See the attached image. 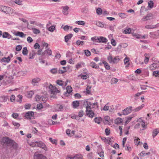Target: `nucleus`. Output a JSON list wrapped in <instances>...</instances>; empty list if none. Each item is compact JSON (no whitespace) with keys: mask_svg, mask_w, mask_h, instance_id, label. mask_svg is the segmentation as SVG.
<instances>
[{"mask_svg":"<svg viewBox=\"0 0 159 159\" xmlns=\"http://www.w3.org/2000/svg\"><path fill=\"white\" fill-rule=\"evenodd\" d=\"M32 147L36 146L41 148L45 151L48 150V148L44 143L41 141H35L32 143Z\"/></svg>","mask_w":159,"mask_h":159,"instance_id":"1","label":"nucleus"},{"mask_svg":"<svg viewBox=\"0 0 159 159\" xmlns=\"http://www.w3.org/2000/svg\"><path fill=\"white\" fill-rule=\"evenodd\" d=\"M107 59L110 63L116 64L119 62L120 60V58L119 56L113 57L112 55H110L107 57Z\"/></svg>","mask_w":159,"mask_h":159,"instance_id":"2","label":"nucleus"},{"mask_svg":"<svg viewBox=\"0 0 159 159\" xmlns=\"http://www.w3.org/2000/svg\"><path fill=\"white\" fill-rule=\"evenodd\" d=\"M0 11L4 12L6 14H10L11 13V8L5 6H0Z\"/></svg>","mask_w":159,"mask_h":159,"instance_id":"3","label":"nucleus"},{"mask_svg":"<svg viewBox=\"0 0 159 159\" xmlns=\"http://www.w3.org/2000/svg\"><path fill=\"white\" fill-rule=\"evenodd\" d=\"M49 89L51 94L57 93L60 92L57 89L55 86H53L51 84H50L49 86Z\"/></svg>","mask_w":159,"mask_h":159,"instance_id":"4","label":"nucleus"},{"mask_svg":"<svg viewBox=\"0 0 159 159\" xmlns=\"http://www.w3.org/2000/svg\"><path fill=\"white\" fill-rule=\"evenodd\" d=\"M2 141L3 142L6 143L7 146H10L13 140L8 137H4L3 138Z\"/></svg>","mask_w":159,"mask_h":159,"instance_id":"5","label":"nucleus"},{"mask_svg":"<svg viewBox=\"0 0 159 159\" xmlns=\"http://www.w3.org/2000/svg\"><path fill=\"white\" fill-rule=\"evenodd\" d=\"M83 105L84 107H86V111L89 110H91V106L92 105L91 103L89 101H84L83 102Z\"/></svg>","mask_w":159,"mask_h":159,"instance_id":"6","label":"nucleus"},{"mask_svg":"<svg viewBox=\"0 0 159 159\" xmlns=\"http://www.w3.org/2000/svg\"><path fill=\"white\" fill-rule=\"evenodd\" d=\"M132 107H127L122 112V114L124 115H127L131 112Z\"/></svg>","mask_w":159,"mask_h":159,"instance_id":"7","label":"nucleus"},{"mask_svg":"<svg viewBox=\"0 0 159 159\" xmlns=\"http://www.w3.org/2000/svg\"><path fill=\"white\" fill-rule=\"evenodd\" d=\"M72 92V87L70 86H68L66 87V91L64 92V94L66 96H68L70 95V93Z\"/></svg>","mask_w":159,"mask_h":159,"instance_id":"8","label":"nucleus"},{"mask_svg":"<svg viewBox=\"0 0 159 159\" xmlns=\"http://www.w3.org/2000/svg\"><path fill=\"white\" fill-rule=\"evenodd\" d=\"M61 8L63 9L62 11L63 14L65 15H67L68 14V9L69 8L68 6H62Z\"/></svg>","mask_w":159,"mask_h":159,"instance_id":"9","label":"nucleus"},{"mask_svg":"<svg viewBox=\"0 0 159 159\" xmlns=\"http://www.w3.org/2000/svg\"><path fill=\"white\" fill-rule=\"evenodd\" d=\"M152 14L151 13H149L147 14L146 16H144L141 20L142 21H145L151 19L152 18Z\"/></svg>","mask_w":159,"mask_h":159,"instance_id":"10","label":"nucleus"},{"mask_svg":"<svg viewBox=\"0 0 159 159\" xmlns=\"http://www.w3.org/2000/svg\"><path fill=\"white\" fill-rule=\"evenodd\" d=\"M87 115L89 117L93 118L94 116V113L91 110L86 111Z\"/></svg>","mask_w":159,"mask_h":159,"instance_id":"11","label":"nucleus"},{"mask_svg":"<svg viewBox=\"0 0 159 159\" xmlns=\"http://www.w3.org/2000/svg\"><path fill=\"white\" fill-rule=\"evenodd\" d=\"M34 115V112L32 111H28L26 112L25 115V117L27 119H31L30 116H33Z\"/></svg>","mask_w":159,"mask_h":159,"instance_id":"12","label":"nucleus"},{"mask_svg":"<svg viewBox=\"0 0 159 159\" xmlns=\"http://www.w3.org/2000/svg\"><path fill=\"white\" fill-rule=\"evenodd\" d=\"M150 34L154 38H157L159 37V30H158L157 32L154 33L150 32Z\"/></svg>","mask_w":159,"mask_h":159,"instance_id":"13","label":"nucleus"},{"mask_svg":"<svg viewBox=\"0 0 159 159\" xmlns=\"http://www.w3.org/2000/svg\"><path fill=\"white\" fill-rule=\"evenodd\" d=\"M107 39L105 37L102 36L99 37V39H98V43H106L107 42Z\"/></svg>","mask_w":159,"mask_h":159,"instance_id":"14","label":"nucleus"},{"mask_svg":"<svg viewBox=\"0 0 159 159\" xmlns=\"http://www.w3.org/2000/svg\"><path fill=\"white\" fill-rule=\"evenodd\" d=\"M34 159H47V158L42 154H38L34 155Z\"/></svg>","mask_w":159,"mask_h":159,"instance_id":"15","label":"nucleus"},{"mask_svg":"<svg viewBox=\"0 0 159 159\" xmlns=\"http://www.w3.org/2000/svg\"><path fill=\"white\" fill-rule=\"evenodd\" d=\"M10 58L9 56L7 57H4L2 59H0V62L1 63L2 62H7L8 63L10 60Z\"/></svg>","mask_w":159,"mask_h":159,"instance_id":"16","label":"nucleus"},{"mask_svg":"<svg viewBox=\"0 0 159 159\" xmlns=\"http://www.w3.org/2000/svg\"><path fill=\"white\" fill-rule=\"evenodd\" d=\"M2 37L3 38H7L8 39L12 38V36L7 32H3L2 35Z\"/></svg>","mask_w":159,"mask_h":159,"instance_id":"17","label":"nucleus"},{"mask_svg":"<svg viewBox=\"0 0 159 159\" xmlns=\"http://www.w3.org/2000/svg\"><path fill=\"white\" fill-rule=\"evenodd\" d=\"M158 27V24H157L155 25H147L145 26V28L146 29H152Z\"/></svg>","mask_w":159,"mask_h":159,"instance_id":"18","label":"nucleus"},{"mask_svg":"<svg viewBox=\"0 0 159 159\" xmlns=\"http://www.w3.org/2000/svg\"><path fill=\"white\" fill-rule=\"evenodd\" d=\"M66 159H83L82 158V157L80 155H76L75 156H74L73 157H67Z\"/></svg>","mask_w":159,"mask_h":159,"instance_id":"19","label":"nucleus"},{"mask_svg":"<svg viewBox=\"0 0 159 159\" xmlns=\"http://www.w3.org/2000/svg\"><path fill=\"white\" fill-rule=\"evenodd\" d=\"M42 55L45 54H48L49 56H51L52 54V51L51 50L49 49L45 50L42 53Z\"/></svg>","mask_w":159,"mask_h":159,"instance_id":"20","label":"nucleus"},{"mask_svg":"<svg viewBox=\"0 0 159 159\" xmlns=\"http://www.w3.org/2000/svg\"><path fill=\"white\" fill-rule=\"evenodd\" d=\"M14 34L16 36H19L21 38L25 37L26 35V34H25L23 32L19 31H17Z\"/></svg>","mask_w":159,"mask_h":159,"instance_id":"21","label":"nucleus"},{"mask_svg":"<svg viewBox=\"0 0 159 159\" xmlns=\"http://www.w3.org/2000/svg\"><path fill=\"white\" fill-rule=\"evenodd\" d=\"M73 36V34H70L67 35L65 37V41L66 43H67L68 41Z\"/></svg>","mask_w":159,"mask_h":159,"instance_id":"22","label":"nucleus"},{"mask_svg":"<svg viewBox=\"0 0 159 159\" xmlns=\"http://www.w3.org/2000/svg\"><path fill=\"white\" fill-rule=\"evenodd\" d=\"M10 146L13 148L15 149H16L18 148V144L13 140L12 142H11Z\"/></svg>","mask_w":159,"mask_h":159,"instance_id":"23","label":"nucleus"},{"mask_svg":"<svg viewBox=\"0 0 159 159\" xmlns=\"http://www.w3.org/2000/svg\"><path fill=\"white\" fill-rule=\"evenodd\" d=\"M80 102L79 101H75L72 102L73 107L74 108H76L79 105Z\"/></svg>","mask_w":159,"mask_h":159,"instance_id":"24","label":"nucleus"},{"mask_svg":"<svg viewBox=\"0 0 159 159\" xmlns=\"http://www.w3.org/2000/svg\"><path fill=\"white\" fill-rule=\"evenodd\" d=\"M36 54L35 51L33 50L29 54V59H32L34 58V57Z\"/></svg>","mask_w":159,"mask_h":159,"instance_id":"25","label":"nucleus"},{"mask_svg":"<svg viewBox=\"0 0 159 159\" xmlns=\"http://www.w3.org/2000/svg\"><path fill=\"white\" fill-rule=\"evenodd\" d=\"M149 68L151 70H154L155 69L157 68V64L156 63H153L150 66Z\"/></svg>","mask_w":159,"mask_h":159,"instance_id":"26","label":"nucleus"},{"mask_svg":"<svg viewBox=\"0 0 159 159\" xmlns=\"http://www.w3.org/2000/svg\"><path fill=\"white\" fill-rule=\"evenodd\" d=\"M102 63L104 65L105 68L107 70H109L110 68V65L105 61H102Z\"/></svg>","mask_w":159,"mask_h":159,"instance_id":"27","label":"nucleus"},{"mask_svg":"<svg viewBox=\"0 0 159 159\" xmlns=\"http://www.w3.org/2000/svg\"><path fill=\"white\" fill-rule=\"evenodd\" d=\"M90 66L93 68L98 69L99 68V66L97 65L95 62H91L89 65Z\"/></svg>","mask_w":159,"mask_h":159,"instance_id":"28","label":"nucleus"},{"mask_svg":"<svg viewBox=\"0 0 159 159\" xmlns=\"http://www.w3.org/2000/svg\"><path fill=\"white\" fill-rule=\"evenodd\" d=\"M56 25H52L49 27L47 29L49 31L52 32L54 31V30L56 29Z\"/></svg>","mask_w":159,"mask_h":159,"instance_id":"29","label":"nucleus"},{"mask_svg":"<svg viewBox=\"0 0 159 159\" xmlns=\"http://www.w3.org/2000/svg\"><path fill=\"white\" fill-rule=\"evenodd\" d=\"M159 133V130L157 129H156L154 130L152 132V136L154 138Z\"/></svg>","mask_w":159,"mask_h":159,"instance_id":"30","label":"nucleus"},{"mask_svg":"<svg viewBox=\"0 0 159 159\" xmlns=\"http://www.w3.org/2000/svg\"><path fill=\"white\" fill-rule=\"evenodd\" d=\"M26 74V72L21 70H19L17 72V75L19 76L24 75Z\"/></svg>","mask_w":159,"mask_h":159,"instance_id":"31","label":"nucleus"},{"mask_svg":"<svg viewBox=\"0 0 159 159\" xmlns=\"http://www.w3.org/2000/svg\"><path fill=\"white\" fill-rule=\"evenodd\" d=\"M139 121L140 123H141V125L142 127L144 128H146V125H145V123L144 121L142 120L141 118H140L139 119Z\"/></svg>","mask_w":159,"mask_h":159,"instance_id":"32","label":"nucleus"},{"mask_svg":"<svg viewBox=\"0 0 159 159\" xmlns=\"http://www.w3.org/2000/svg\"><path fill=\"white\" fill-rule=\"evenodd\" d=\"M123 121L122 118L119 117L117 119H116L115 120V124H119L120 123H122Z\"/></svg>","mask_w":159,"mask_h":159,"instance_id":"33","label":"nucleus"},{"mask_svg":"<svg viewBox=\"0 0 159 159\" xmlns=\"http://www.w3.org/2000/svg\"><path fill=\"white\" fill-rule=\"evenodd\" d=\"M40 81V78H36L33 79L32 80V83L33 84H36L38 83Z\"/></svg>","mask_w":159,"mask_h":159,"instance_id":"34","label":"nucleus"},{"mask_svg":"<svg viewBox=\"0 0 159 159\" xmlns=\"http://www.w3.org/2000/svg\"><path fill=\"white\" fill-rule=\"evenodd\" d=\"M144 106V105L143 104H142L140 106L134 109L133 110H134L135 111H138L142 109Z\"/></svg>","mask_w":159,"mask_h":159,"instance_id":"35","label":"nucleus"},{"mask_svg":"<svg viewBox=\"0 0 159 159\" xmlns=\"http://www.w3.org/2000/svg\"><path fill=\"white\" fill-rule=\"evenodd\" d=\"M144 56L145 57L144 61L145 63L147 64L149 60V58L148 57V56H149V55L147 53H145L144 55Z\"/></svg>","mask_w":159,"mask_h":159,"instance_id":"36","label":"nucleus"},{"mask_svg":"<svg viewBox=\"0 0 159 159\" xmlns=\"http://www.w3.org/2000/svg\"><path fill=\"white\" fill-rule=\"evenodd\" d=\"M32 30L33 31V32L34 34H39L40 33V30L37 29H36L35 28H32Z\"/></svg>","mask_w":159,"mask_h":159,"instance_id":"37","label":"nucleus"},{"mask_svg":"<svg viewBox=\"0 0 159 159\" xmlns=\"http://www.w3.org/2000/svg\"><path fill=\"white\" fill-rule=\"evenodd\" d=\"M95 122L98 124H100V121L102 120V118L100 117H96L94 119Z\"/></svg>","mask_w":159,"mask_h":159,"instance_id":"38","label":"nucleus"},{"mask_svg":"<svg viewBox=\"0 0 159 159\" xmlns=\"http://www.w3.org/2000/svg\"><path fill=\"white\" fill-rule=\"evenodd\" d=\"M75 23L78 25H85V22L84 21L82 20L76 21L75 22Z\"/></svg>","mask_w":159,"mask_h":159,"instance_id":"39","label":"nucleus"},{"mask_svg":"<svg viewBox=\"0 0 159 159\" xmlns=\"http://www.w3.org/2000/svg\"><path fill=\"white\" fill-rule=\"evenodd\" d=\"M34 94V92L32 91H30L27 92V96L28 98H31Z\"/></svg>","mask_w":159,"mask_h":159,"instance_id":"40","label":"nucleus"},{"mask_svg":"<svg viewBox=\"0 0 159 159\" xmlns=\"http://www.w3.org/2000/svg\"><path fill=\"white\" fill-rule=\"evenodd\" d=\"M28 50L27 49V48L26 47H25L23 48V50H22V53L24 55H25L27 54H28Z\"/></svg>","mask_w":159,"mask_h":159,"instance_id":"41","label":"nucleus"},{"mask_svg":"<svg viewBox=\"0 0 159 159\" xmlns=\"http://www.w3.org/2000/svg\"><path fill=\"white\" fill-rule=\"evenodd\" d=\"M131 32V29L129 28L128 29H126L123 32V33L125 34H130Z\"/></svg>","mask_w":159,"mask_h":159,"instance_id":"42","label":"nucleus"},{"mask_svg":"<svg viewBox=\"0 0 159 159\" xmlns=\"http://www.w3.org/2000/svg\"><path fill=\"white\" fill-rule=\"evenodd\" d=\"M119 16L122 18H126L127 15L124 13H120L118 14Z\"/></svg>","mask_w":159,"mask_h":159,"instance_id":"43","label":"nucleus"},{"mask_svg":"<svg viewBox=\"0 0 159 159\" xmlns=\"http://www.w3.org/2000/svg\"><path fill=\"white\" fill-rule=\"evenodd\" d=\"M7 114L5 112H0V117L3 118H6Z\"/></svg>","mask_w":159,"mask_h":159,"instance_id":"44","label":"nucleus"},{"mask_svg":"<svg viewBox=\"0 0 159 159\" xmlns=\"http://www.w3.org/2000/svg\"><path fill=\"white\" fill-rule=\"evenodd\" d=\"M150 154V152H148L146 153H145L143 151L142 152L140 153L139 154V156L143 157L145 155H149Z\"/></svg>","mask_w":159,"mask_h":159,"instance_id":"45","label":"nucleus"},{"mask_svg":"<svg viewBox=\"0 0 159 159\" xmlns=\"http://www.w3.org/2000/svg\"><path fill=\"white\" fill-rule=\"evenodd\" d=\"M84 41H80L79 40H78L76 41V44L77 46H79L80 45H83L84 44Z\"/></svg>","mask_w":159,"mask_h":159,"instance_id":"46","label":"nucleus"},{"mask_svg":"<svg viewBox=\"0 0 159 159\" xmlns=\"http://www.w3.org/2000/svg\"><path fill=\"white\" fill-rule=\"evenodd\" d=\"M153 5L154 3L152 1H150L148 2V6L151 8H153Z\"/></svg>","mask_w":159,"mask_h":159,"instance_id":"47","label":"nucleus"},{"mask_svg":"<svg viewBox=\"0 0 159 159\" xmlns=\"http://www.w3.org/2000/svg\"><path fill=\"white\" fill-rule=\"evenodd\" d=\"M12 124L16 126V128H15V129L18 128L20 125L19 123L17 122H16L13 121L12 122Z\"/></svg>","mask_w":159,"mask_h":159,"instance_id":"48","label":"nucleus"},{"mask_svg":"<svg viewBox=\"0 0 159 159\" xmlns=\"http://www.w3.org/2000/svg\"><path fill=\"white\" fill-rule=\"evenodd\" d=\"M140 139L137 137H135L134 139L135 143L136 145H138L139 144Z\"/></svg>","mask_w":159,"mask_h":159,"instance_id":"49","label":"nucleus"},{"mask_svg":"<svg viewBox=\"0 0 159 159\" xmlns=\"http://www.w3.org/2000/svg\"><path fill=\"white\" fill-rule=\"evenodd\" d=\"M98 39H99V37L96 36L93 37L91 39V40L93 41L96 42H98Z\"/></svg>","mask_w":159,"mask_h":159,"instance_id":"50","label":"nucleus"},{"mask_svg":"<svg viewBox=\"0 0 159 159\" xmlns=\"http://www.w3.org/2000/svg\"><path fill=\"white\" fill-rule=\"evenodd\" d=\"M84 52L85 55L87 57H89L91 55V52L90 51L88 50H84Z\"/></svg>","mask_w":159,"mask_h":159,"instance_id":"51","label":"nucleus"},{"mask_svg":"<svg viewBox=\"0 0 159 159\" xmlns=\"http://www.w3.org/2000/svg\"><path fill=\"white\" fill-rule=\"evenodd\" d=\"M63 82L61 80H58L56 81V83L60 86H62L63 85Z\"/></svg>","mask_w":159,"mask_h":159,"instance_id":"52","label":"nucleus"},{"mask_svg":"<svg viewBox=\"0 0 159 159\" xmlns=\"http://www.w3.org/2000/svg\"><path fill=\"white\" fill-rule=\"evenodd\" d=\"M102 9L100 8H98L96 10L97 13L98 15H101L102 13Z\"/></svg>","mask_w":159,"mask_h":159,"instance_id":"53","label":"nucleus"},{"mask_svg":"<svg viewBox=\"0 0 159 159\" xmlns=\"http://www.w3.org/2000/svg\"><path fill=\"white\" fill-rule=\"evenodd\" d=\"M96 25L101 27H104V25L101 22H98L96 23Z\"/></svg>","mask_w":159,"mask_h":159,"instance_id":"54","label":"nucleus"},{"mask_svg":"<svg viewBox=\"0 0 159 159\" xmlns=\"http://www.w3.org/2000/svg\"><path fill=\"white\" fill-rule=\"evenodd\" d=\"M50 72L51 73L55 74L57 72V68H53L50 70Z\"/></svg>","mask_w":159,"mask_h":159,"instance_id":"55","label":"nucleus"},{"mask_svg":"<svg viewBox=\"0 0 159 159\" xmlns=\"http://www.w3.org/2000/svg\"><path fill=\"white\" fill-rule=\"evenodd\" d=\"M41 96H40L37 95L35 96V99L36 101L37 102H39L40 101V98H41Z\"/></svg>","mask_w":159,"mask_h":159,"instance_id":"56","label":"nucleus"},{"mask_svg":"<svg viewBox=\"0 0 159 159\" xmlns=\"http://www.w3.org/2000/svg\"><path fill=\"white\" fill-rule=\"evenodd\" d=\"M159 75V71H154L153 73V75L155 76V77H157L158 76V75Z\"/></svg>","mask_w":159,"mask_h":159,"instance_id":"57","label":"nucleus"},{"mask_svg":"<svg viewBox=\"0 0 159 159\" xmlns=\"http://www.w3.org/2000/svg\"><path fill=\"white\" fill-rule=\"evenodd\" d=\"M22 49V46L21 45H18L16 46V50L17 51H20Z\"/></svg>","mask_w":159,"mask_h":159,"instance_id":"58","label":"nucleus"},{"mask_svg":"<svg viewBox=\"0 0 159 159\" xmlns=\"http://www.w3.org/2000/svg\"><path fill=\"white\" fill-rule=\"evenodd\" d=\"M104 120L105 121H107V123L110 120V117L108 116H106L104 118Z\"/></svg>","mask_w":159,"mask_h":159,"instance_id":"59","label":"nucleus"},{"mask_svg":"<svg viewBox=\"0 0 159 159\" xmlns=\"http://www.w3.org/2000/svg\"><path fill=\"white\" fill-rule=\"evenodd\" d=\"M112 83L115 84L118 81V79L115 78H113L111 80Z\"/></svg>","mask_w":159,"mask_h":159,"instance_id":"60","label":"nucleus"},{"mask_svg":"<svg viewBox=\"0 0 159 159\" xmlns=\"http://www.w3.org/2000/svg\"><path fill=\"white\" fill-rule=\"evenodd\" d=\"M34 47L35 49H39L40 46L38 43H36L34 45Z\"/></svg>","mask_w":159,"mask_h":159,"instance_id":"61","label":"nucleus"},{"mask_svg":"<svg viewBox=\"0 0 159 159\" xmlns=\"http://www.w3.org/2000/svg\"><path fill=\"white\" fill-rule=\"evenodd\" d=\"M2 100V101L3 102H6L7 101V96H2L1 97Z\"/></svg>","mask_w":159,"mask_h":159,"instance_id":"62","label":"nucleus"},{"mask_svg":"<svg viewBox=\"0 0 159 159\" xmlns=\"http://www.w3.org/2000/svg\"><path fill=\"white\" fill-rule=\"evenodd\" d=\"M111 43L113 46H115L116 45V41L113 38L111 40Z\"/></svg>","mask_w":159,"mask_h":159,"instance_id":"63","label":"nucleus"},{"mask_svg":"<svg viewBox=\"0 0 159 159\" xmlns=\"http://www.w3.org/2000/svg\"><path fill=\"white\" fill-rule=\"evenodd\" d=\"M27 41L29 43H31L33 41V39L30 37H28L27 39Z\"/></svg>","mask_w":159,"mask_h":159,"instance_id":"64","label":"nucleus"}]
</instances>
